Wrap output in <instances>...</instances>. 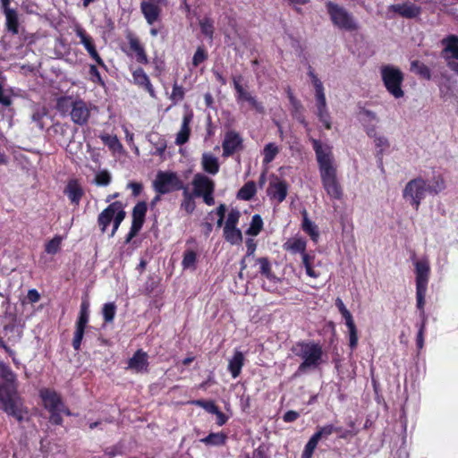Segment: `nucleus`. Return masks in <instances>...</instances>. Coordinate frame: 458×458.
<instances>
[{
	"mask_svg": "<svg viewBox=\"0 0 458 458\" xmlns=\"http://www.w3.org/2000/svg\"><path fill=\"white\" fill-rule=\"evenodd\" d=\"M256 262L259 265L260 273L267 278L272 277L271 266L267 258H259L256 259Z\"/></svg>",
	"mask_w": 458,
	"mask_h": 458,
	"instance_id": "nucleus-50",
	"label": "nucleus"
},
{
	"mask_svg": "<svg viewBox=\"0 0 458 458\" xmlns=\"http://www.w3.org/2000/svg\"><path fill=\"white\" fill-rule=\"evenodd\" d=\"M89 302L87 299H84L81 304V310L79 314V322L88 323L89 318Z\"/></svg>",
	"mask_w": 458,
	"mask_h": 458,
	"instance_id": "nucleus-53",
	"label": "nucleus"
},
{
	"mask_svg": "<svg viewBox=\"0 0 458 458\" xmlns=\"http://www.w3.org/2000/svg\"><path fill=\"white\" fill-rule=\"evenodd\" d=\"M381 78L389 94L394 98H401L404 96V91L402 89L403 81V73L402 71L393 65H384L380 69Z\"/></svg>",
	"mask_w": 458,
	"mask_h": 458,
	"instance_id": "nucleus-5",
	"label": "nucleus"
},
{
	"mask_svg": "<svg viewBox=\"0 0 458 458\" xmlns=\"http://www.w3.org/2000/svg\"><path fill=\"white\" fill-rule=\"evenodd\" d=\"M391 9L405 18H414L420 13V7L413 4H394Z\"/></svg>",
	"mask_w": 458,
	"mask_h": 458,
	"instance_id": "nucleus-24",
	"label": "nucleus"
},
{
	"mask_svg": "<svg viewBox=\"0 0 458 458\" xmlns=\"http://www.w3.org/2000/svg\"><path fill=\"white\" fill-rule=\"evenodd\" d=\"M360 115H362V120L365 123L377 122V116L375 112L368 109H361L360 112Z\"/></svg>",
	"mask_w": 458,
	"mask_h": 458,
	"instance_id": "nucleus-61",
	"label": "nucleus"
},
{
	"mask_svg": "<svg viewBox=\"0 0 458 458\" xmlns=\"http://www.w3.org/2000/svg\"><path fill=\"white\" fill-rule=\"evenodd\" d=\"M428 193L438 194L445 188V180L441 175L434 176L431 182L427 184Z\"/></svg>",
	"mask_w": 458,
	"mask_h": 458,
	"instance_id": "nucleus-36",
	"label": "nucleus"
},
{
	"mask_svg": "<svg viewBox=\"0 0 458 458\" xmlns=\"http://www.w3.org/2000/svg\"><path fill=\"white\" fill-rule=\"evenodd\" d=\"M239 99L247 101L253 109L259 113H262L264 111L263 106L260 103H259L256 100V98L253 96H251L250 93L247 91H245V93L242 97H240Z\"/></svg>",
	"mask_w": 458,
	"mask_h": 458,
	"instance_id": "nucleus-49",
	"label": "nucleus"
},
{
	"mask_svg": "<svg viewBox=\"0 0 458 458\" xmlns=\"http://www.w3.org/2000/svg\"><path fill=\"white\" fill-rule=\"evenodd\" d=\"M316 100H317V115L319 119V121L324 124V126L327 129H331V117L327 106V99L326 95L320 94L316 95Z\"/></svg>",
	"mask_w": 458,
	"mask_h": 458,
	"instance_id": "nucleus-14",
	"label": "nucleus"
},
{
	"mask_svg": "<svg viewBox=\"0 0 458 458\" xmlns=\"http://www.w3.org/2000/svg\"><path fill=\"white\" fill-rule=\"evenodd\" d=\"M93 106L82 99H73L72 97H61L57 99L56 109L62 113L70 114L71 120L77 125L88 123Z\"/></svg>",
	"mask_w": 458,
	"mask_h": 458,
	"instance_id": "nucleus-3",
	"label": "nucleus"
},
{
	"mask_svg": "<svg viewBox=\"0 0 458 458\" xmlns=\"http://www.w3.org/2000/svg\"><path fill=\"white\" fill-rule=\"evenodd\" d=\"M426 192H428L426 181L421 177H417L407 182L403 196L418 210Z\"/></svg>",
	"mask_w": 458,
	"mask_h": 458,
	"instance_id": "nucleus-7",
	"label": "nucleus"
},
{
	"mask_svg": "<svg viewBox=\"0 0 458 458\" xmlns=\"http://www.w3.org/2000/svg\"><path fill=\"white\" fill-rule=\"evenodd\" d=\"M208 58V54L205 49L201 47H199L193 55L192 64L194 67L199 66L201 63H203Z\"/></svg>",
	"mask_w": 458,
	"mask_h": 458,
	"instance_id": "nucleus-56",
	"label": "nucleus"
},
{
	"mask_svg": "<svg viewBox=\"0 0 458 458\" xmlns=\"http://www.w3.org/2000/svg\"><path fill=\"white\" fill-rule=\"evenodd\" d=\"M345 324L349 330V340H350V347L352 350L355 349L358 344V333L353 321V318L345 321Z\"/></svg>",
	"mask_w": 458,
	"mask_h": 458,
	"instance_id": "nucleus-41",
	"label": "nucleus"
},
{
	"mask_svg": "<svg viewBox=\"0 0 458 458\" xmlns=\"http://www.w3.org/2000/svg\"><path fill=\"white\" fill-rule=\"evenodd\" d=\"M41 397L43 399L45 407L48 411H64V409H65L60 396L54 391L47 389L44 390L41 392Z\"/></svg>",
	"mask_w": 458,
	"mask_h": 458,
	"instance_id": "nucleus-17",
	"label": "nucleus"
},
{
	"mask_svg": "<svg viewBox=\"0 0 458 458\" xmlns=\"http://www.w3.org/2000/svg\"><path fill=\"white\" fill-rule=\"evenodd\" d=\"M116 306L114 302L106 303L103 306L102 313L106 322H113L115 315Z\"/></svg>",
	"mask_w": 458,
	"mask_h": 458,
	"instance_id": "nucleus-47",
	"label": "nucleus"
},
{
	"mask_svg": "<svg viewBox=\"0 0 458 458\" xmlns=\"http://www.w3.org/2000/svg\"><path fill=\"white\" fill-rule=\"evenodd\" d=\"M125 216H126V213L123 209V204L121 203V208H118L116 215L114 216V217L113 218V220L111 222V223H113V229L111 231L110 237H113L115 234L121 223L125 218Z\"/></svg>",
	"mask_w": 458,
	"mask_h": 458,
	"instance_id": "nucleus-46",
	"label": "nucleus"
},
{
	"mask_svg": "<svg viewBox=\"0 0 458 458\" xmlns=\"http://www.w3.org/2000/svg\"><path fill=\"white\" fill-rule=\"evenodd\" d=\"M278 153L279 148L275 143L267 144L263 149V163L266 165L271 163Z\"/></svg>",
	"mask_w": 458,
	"mask_h": 458,
	"instance_id": "nucleus-37",
	"label": "nucleus"
},
{
	"mask_svg": "<svg viewBox=\"0 0 458 458\" xmlns=\"http://www.w3.org/2000/svg\"><path fill=\"white\" fill-rule=\"evenodd\" d=\"M94 181L98 186H106L111 182V174L106 170L100 171L96 174Z\"/></svg>",
	"mask_w": 458,
	"mask_h": 458,
	"instance_id": "nucleus-54",
	"label": "nucleus"
},
{
	"mask_svg": "<svg viewBox=\"0 0 458 458\" xmlns=\"http://www.w3.org/2000/svg\"><path fill=\"white\" fill-rule=\"evenodd\" d=\"M50 411V417L49 421L55 425H60L63 422V419L61 416V413H65L67 415H70V411L68 409H64V411Z\"/></svg>",
	"mask_w": 458,
	"mask_h": 458,
	"instance_id": "nucleus-58",
	"label": "nucleus"
},
{
	"mask_svg": "<svg viewBox=\"0 0 458 458\" xmlns=\"http://www.w3.org/2000/svg\"><path fill=\"white\" fill-rule=\"evenodd\" d=\"M159 3L157 2H148L143 1L140 4V10L147 21V22L149 25H152L154 22H156L160 15L161 9L158 6Z\"/></svg>",
	"mask_w": 458,
	"mask_h": 458,
	"instance_id": "nucleus-15",
	"label": "nucleus"
},
{
	"mask_svg": "<svg viewBox=\"0 0 458 458\" xmlns=\"http://www.w3.org/2000/svg\"><path fill=\"white\" fill-rule=\"evenodd\" d=\"M197 259V254L192 250H188L183 254V259L182 261V266L184 269L186 268H195V263Z\"/></svg>",
	"mask_w": 458,
	"mask_h": 458,
	"instance_id": "nucleus-44",
	"label": "nucleus"
},
{
	"mask_svg": "<svg viewBox=\"0 0 458 458\" xmlns=\"http://www.w3.org/2000/svg\"><path fill=\"white\" fill-rule=\"evenodd\" d=\"M335 305L338 308L344 318L345 319V321L352 318L351 312L347 310V308L345 307V305L344 304L343 301L340 298H336Z\"/></svg>",
	"mask_w": 458,
	"mask_h": 458,
	"instance_id": "nucleus-60",
	"label": "nucleus"
},
{
	"mask_svg": "<svg viewBox=\"0 0 458 458\" xmlns=\"http://www.w3.org/2000/svg\"><path fill=\"white\" fill-rule=\"evenodd\" d=\"M335 432H342V428L335 427L333 424H328L319 427L318 431L313 435L317 440L327 439L330 435Z\"/></svg>",
	"mask_w": 458,
	"mask_h": 458,
	"instance_id": "nucleus-33",
	"label": "nucleus"
},
{
	"mask_svg": "<svg viewBox=\"0 0 458 458\" xmlns=\"http://www.w3.org/2000/svg\"><path fill=\"white\" fill-rule=\"evenodd\" d=\"M5 20H6V28L7 30L12 32L13 35H16L19 33V21H18V13L16 10L12 9L10 7L3 9Z\"/></svg>",
	"mask_w": 458,
	"mask_h": 458,
	"instance_id": "nucleus-26",
	"label": "nucleus"
},
{
	"mask_svg": "<svg viewBox=\"0 0 458 458\" xmlns=\"http://www.w3.org/2000/svg\"><path fill=\"white\" fill-rule=\"evenodd\" d=\"M148 365V355L142 350H138L128 360V369L138 373L146 371Z\"/></svg>",
	"mask_w": 458,
	"mask_h": 458,
	"instance_id": "nucleus-18",
	"label": "nucleus"
},
{
	"mask_svg": "<svg viewBox=\"0 0 458 458\" xmlns=\"http://www.w3.org/2000/svg\"><path fill=\"white\" fill-rule=\"evenodd\" d=\"M306 241L301 237H293L288 239L283 245L284 250L289 251L293 254L301 253V258L306 253Z\"/></svg>",
	"mask_w": 458,
	"mask_h": 458,
	"instance_id": "nucleus-21",
	"label": "nucleus"
},
{
	"mask_svg": "<svg viewBox=\"0 0 458 458\" xmlns=\"http://www.w3.org/2000/svg\"><path fill=\"white\" fill-rule=\"evenodd\" d=\"M301 215L303 216L302 230L310 236L313 242H317L319 238L318 226L309 218L306 209L301 211Z\"/></svg>",
	"mask_w": 458,
	"mask_h": 458,
	"instance_id": "nucleus-25",
	"label": "nucleus"
},
{
	"mask_svg": "<svg viewBox=\"0 0 458 458\" xmlns=\"http://www.w3.org/2000/svg\"><path fill=\"white\" fill-rule=\"evenodd\" d=\"M133 81L139 87L144 88L152 98L156 97L154 88L142 68H138L132 72Z\"/></svg>",
	"mask_w": 458,
	"mask_h": 458,
	"instance_id": "nucleus-19",
	"label": "nucleus"
},
{
	"mask_svg": "<svg viewBox=\"0 0 458 458\" xmlns=\"http://www.w3.org/2000/svg\"><path fill=\"white\" fill-rule=\"evenodd\" d=\"M309 76L311 79V81L314 85L316 95L324 94V87L320 80L317 77V75L314 73L312 68L310 66L309 68Z\"/></svg>",
	"mask_w": 458,
	"mask_h": 458,
	"instance_id": "nucleus-57",
	"label": "nucleus"
},
{
	"mask_svg": "<svg viewBox=\"0 0 458 458\" xmlns=\"http://www.w3.org/2000/svg\"><path fill=\"white\" fill-rule=\"evenodd\" d=\"M192 403L202 407L204 410H206L208 412L215 414V412H217L218 407L215 404L213 401H204V400H195L192 401Z\"/></svg>",
	"mask_w": 458,
	"mask_h": 458,
	"instance_id": "nucleus-52",
	"label": "nucleus"
},
{
	"mask_svg": "<svg viewBox=\"0 0 458 458\" xmlns=\"http://www.w3.org/2000/svg\"><path fill=\"white\" fill-rule=\"evenodd\" d=\"M87 324L88 323H84V322H79V321L76 322L74 337L72 340V346H73L74 350H76V351H79L81 348V344L83 339L84 331H85V327H86Z\"/></svg>",
	"mask_w": 458,
	"mask_h": 458,
	"instance_id": "nucleus-35",
	"label": "nucleus"
},
{
	"mask_svg": "<svg viewBox=\"0 0 458 458\" xmlns=\"http://www.w3.org/2000/svg\"><path fill=\"white\" fill-rule=\"evenodd\" d=\"M64 192L66 193L70 200L76 205L79 204L83 195L81 188L75 182H70L66 186Z\"/></svg>",
	"mask_w": 458,
	"mask_h": 458,
	"instance_id": "nucleus-29",
	"label": "nucleus"
},
{
	"mask_svg": "<svg viewBox=\"0 0 458 458\" xmlns=\"http://www.w3.org/2000/svg\"><path fill=\"white\" fill-rule=\"evenodd\" d=\"M292 352L302 360L298 372L315 369L323 362V349L318 343L298 342L292 347Z\"/></svg>",
	"mask_w": 458,
	"mask_h": 458,
	"instance_id": "nucleus-2",
	"label": "nucleus"
},
{
	"mask_svg": "<svg viewBox=\"0 0 458 458\" xmlns=\"http://www.w3.org/2000/svg\"><path fill=\"white\" fill-rule=\"evenodd\" d=\"M426 322L421 321V325L420 327L418 335H417V347L418 349H422L424 345V330H425Z\"/></svg>",
	"mask_w": 458,
	"mask_h": 458,
	"instance_id": "nucleus-64",
	"label": "nucleus"
},
{
	"mask_svg": "<svg viewBox=\"0 0 458 458\" xmlns=\"http://www.w3.org/2000/svg\"><path fill=\"white\" fill-rule=\"evenodd\" d=\"M89 75H90L91 81L93 82H98V83H99L101 85L104 84V82H103V81L101 79L100 73H99V72H98V70L96 65L91 64L89 66Z\"/></svg>",
	"mask_w": 458,
	"mask_h": 458,
	"instance_id": "nucleus-62",
	"label": "nucleus"
},
{
	"mask_svg": "<svg viewBox=\"0 0 458 458\" xmlns=\"http://www.w3.org/2000/svg\"><path fill=\"white\" fill-rule=\"evenodd\" d=\"M263 228V220L259 215H254L252 216L250 227L246 231V233L251 236L258 235Z\"/></svg>",
	"mask_w": 458,
	"mask_h": 458,
	"instance_id": "nucleus-38",
	"label": "nucleus"
},
{
	"mask_svg": "<svg viewBox=\"0 0 458 458\" xmlns=\"http://www.w3.org/2000/svg\"><path fill=\"white\" fill-rule=\"evenodd\" d=\"M326 6L330 19L335 27L348 31L358 30L355 19L345 8L331 1H328Z\"/></svg>",
	"mask_w": 458,
	"mask_h": 458,
	"instance_id": "nucleus-6",
	"label": "nucleus"
},
{
	"mask_svg": "<svg viewBox=\"0 0 458 458\" xmlns=\"http://www.w3.org/2000/svg\"><path fill=\"white\" fill-rule=\"evenodd\" d=\"M429 271V264L427 259L415 262L416 289H427Z\"/></svg>",
	"mask_w": 458,
	"mask_h": 458,
	"instance_id": "nucleus-13",
	"label": "nucleus"
},
{
	"mask_svg": "<svg viewBox=\"0 0 458 458\" xmlns=\"http://www.w3.org/2000/svg\"><path fill=\"white\" fill-rule=\"evenodd\" d=\"M240 216L241 214L238 210H231L228 214L225 227H236Z\"/></svg>",
	"mask_w": 458,
	"mask_h": 458,
	"instance_id": "nucleus-59",
	"label": "nucleus"
},
{
	"mask_svg": "<svg viewBox=\"0 0 458 458\" xmlns=\"http://www.w3.org/2000/svg\"><path fill=\"white\" fill-rule=\"evenodd\" d=\"M62 237L55 236L52 240H50L45 246V250L48 254H56L61 246Z\"/></svg>",
	"mask_w": 458,
	"mask_h": 458,
	"instance_id": "nucleus-48",
	"label": "nucleus"
},
{
	"mask_svg": "<svg viewBox=\"0 0 458 458\" xmlns=\"http://www.w3.org/2000/svg\"><path fill=\"white\" fill-rule=\"evenodd\" d=\"M199 26L201 32L208 37L210 40H213L214 36V23L210 18L205 17L199 21Z\"/></svg>",
	"mask_w": 458,
	"mask_h": 458,
	"instance_id": "nucleus-42",
	"label": "nucleus"
},
{
	"mask_svg": "<svg viewBox=\"0 0 458 458\" xmlns=\"http://www.w3.org/2000/svg\"><path fill=\"white\" fill-rule=\"evenodd\" d=\"M223 157H230L242 148V139L234 131L226 132L222 144Z\"/></svg>",
	"mask_w": 458,
	"mask_h": 458,
	"instance_id": "nucleus-10",
	"label": "nucleus"
},
{
	"mask_svg": "<svg viewBox=\"0 0 458 458\" xmlns=\"http://www.w3.org/2000/svg\"><path fill=\"white\" fill-rule=\"evenodd\" d=\"M318 443V440L312 436L306 444L301 458H311Z\"/></svg>",
	"mask_w": 458,
	"mask_h": 458,
	"instance_id": "nucleus-51",
	"label": "nucleus"
},
{
	"mask_svg": "<svg viewBox=\"0 0 458 458\" xmlns=\"http://www.w3.org/2000/svg\"><path fill=\"white\" fill-rule=\"evenodd\" d=\"M201 165L205 172L215 175L219 171L218 158L211 153H203L201 157Z\"/></svg>",
	"mask_w": 458,
	"mask_h": 458,
	"instance_id": "nucleus-22",
	"label": "nucleus"
},
{
	"mask_svg": "<svg viewBox=\"0 0 458 458\" xmlns=\"http://www.w3.org/2000/svg\"><path fill=\"white\" fill-rule=\"evenodd\" d=\"M224 235L225 240L232 244L240 243L242 240V232L236 227H224Z\"/></svg>",
	"mask_w": 458,
	"mask_h": 458,
	"instance_id": "nucleus-32",
	"label": "nucleus"
},
{
	"mask_svg": "<svg viewBox=\"0 0 458 458\" xmlns=\"http://www.w3.org/2000/svg\"><path fill=\"white\" fill-rule=\"evenodd\" d=\"M191 184L195 197H202L204 202L208 206L215 204L213 197L215 182L212 179L202 174H196L192 179Z\"/></svg>",
	"mask_w": 458,
	"mask_h": 458,
	"instance_id": "nucleus-8",
	"label": "nucleus"
},
{
	"mask_svg": "<svg viewBox=\"0 0 458 458\" xmlns=\"http://www.w3.org/2000/svg\"><path fill=\"white\" fill-rule=\"evenodd\" d=\"M244 355L242 352L235 350L233 356L229 360L228 370L232 377L236 378L242 371V368L244 364Z\"/></svg>",
	"mask_w": 458,
	"mask_h": 458,
	"instance_id": "nucleus-23",
	"label": "nucleus"
},
{
	"mask_svg": "<svg viewBox=\"0 0 458 458\" xmlns=\"http://www.w3.org/2000/svg\"><path fill=\"white\" fill-rule=\"evenodd\" d=\"M411 71L424 79L430 80L431 78L428 67L418 60H414L411 63Z\"/></svg>",
	"mask_w": 458,
	"mask_h": 458,
	"instance_id": "nucleus-34",
	"label": "nucleus"
},
{
	"mask_svg": "<svg viewBox=\"0 0 458 458\" xmlns=\"http://www.w3.org/2000/svg\"><path fill=\"white\" fill-rule=\"evenodd\" d=\"M0 409L20 422L28 414V409L14 387L0 386Z\"/></svg>",
	"mask_w": 458,
	"mask_h": 458,
	"instance_id": "nucleus-4",
	"label": "nucleus"
},
{
	"mask_svg": "<svg viewBox=\"0 0 458 458\" xmlns=\"http://www.w3.org/2000/svg\"><path fill=\"white\" fill-rule=\"evenodd\" d=\"M192 114L189 113L184 114L182 122V126L180 131L176 134L175 143L178 146H182L185 144L189 140V137L191 134L190 123L192 121Z\"/></svg>",
	"mask_w": 458,
	"mask_h": 458,
	"instance_id": "nucleus-20",
	"label": "nucleus"
},
{
	"mask_svg": "<svg viewBox=\"0 0 458 458\" xmlns=\"http://www.w3.org/2000/svg\"><path fill=\"white\" fill-rule=\"evenodd\" d=\"M257 191L256 184L254 182L250 181L246 182L238 191L237 198L242 200H250Z\"/></svg>",
	"mask_w": 458,
	"mask_h": 458,
	"instance_id": "nucleus-30",
	"label": "nucleus"
},
{
	"mask_svg": "<svg viewBox=\"0 0 458 458\" xmlns=\"http://www.w3.org/2000/svg\"><path fill=\"white\" fill-rule=\"evenodd\" d=\"M427 289H416L417 308L420 310L422 321L426 322L427 318L424 311L425 296Z\"/></svg>",
	"mask_w": 458,
	"mask_h": 458,
	"instance_id": "nucleus-45",
	"label": "nucleus"
},
{
	"mask_svg": "<svg viewBox=\"0 0 458 458\" xmlns=\"http://www.w3.org/2000/svg\"><path fill=\"white\" fill-rule=\"evenodd\" d=\"M314 257L310 254H304L302 264L305 267L306 274L312 278H318L319 276V273H317L313 268Z\"/></svg>",
	"mask_w": 458,
	"mask_h": 458,
	"instance_id": "nucleus-43",
	"label": "nucleus"
},
{
	"mask_svg": "<svg viewBox=\"0 0 458 458\" xmlns=\"http://www.w3.org/2000/svg\"><path fill=\"white\" fill-rule=\"evenodd\" d=\"M444 46L442 55L446 58H453L454 61L458 60V37L450 35L441 40Z\"/></svg>",
	"mask_w": 458,
	"mask_h": 458,
	"instance_id": "nucleus-16",
	"label": "nucleus"
},
{
	"mask_svg": "<svg viewBox=\"0 0 458 458\" xmlns=\"http://www.w3.org/2000/svg\"><path fill=\"white\" fill-rule=\"evenodd\" d=\"M226 436L223 433H210L201 439V442L210 445H222L225 443Z\"/></svg>",
	"mask_w": 458,
	"mask_h": 458,
	"instance_id": "nucleus-39",
	"label": "nucleus"
},
{
	"mask_svg": "<svg viewBox=\"0 0 458 458\" xmlns=\"http://www.w3.org/2000/svg\"><path fill=\"white\" fill-rule=\"evenodd\" d=\"M318 164L319 174L323 187L327 193L333 199H340L343 191L336 177V167L334 165L332 148L324 145L316 139L310 140Z\"/></svg>",
	"mask_w": 458,
	"mask_h": 458,
	"instance_id": "nucleus-1",
	"label": "nucleus"
},
{
	"mask_svg": "<svg viewBox=\"0 0 458 458\" xmlns=\"http://www.w3.org/2000/svg\"><path fill=\"white\" fill-rule=\"evenodd\" d=\"M76 35L80 38L81 43L89 53L96 48L92 38L87 35L84 30L78 28L76 30Z\"/></svg>",
	"mask_w": 458,
	"mask_h": 458,
	"instance_id": "nucleus-40",
	"label": "nucleus"
},
{
	"mask_svg": "<svg viewBox=\"0 0 458 458\" xmlns=\"http://www.w3.org/2000/svg\"><path fill=\"white\" fill-rule=\"evenodd\" d=\"M181 208L184 209L187 214H191L195 209V201L193 199H182Z\"/></svg>",
	"mask_w": 458,
	"mask_h": 458,
	"instance_id": "nucleus-63",
	"label": "nucleus"
},
{
	"mask_svg": "<svg viewBox=\"0 0 458 458\" xmlns=\"http://www.w3.org/2000/svg\"><path fill=\"white\" fill-rule=\"evenodd\" d=\"M130 48L135 52L136 60L141 64H148V60L145 53L144 47L136 38H131L129 39Z\"/></svg>",
	"mask_w": 458,
	"mask_h": 458,
	"instance_id": "nucleus-28",
	"label": "nucleus"
},
{
	"mask_svg": "<svg viewBox=\"0 0 458 458\" xmlns=\"http://www.w3.org/2000/svg\"><path fill=\"white\" fill-rule=\"evenodd\" d=\"M147 203L140 201L132 209V222L143 225L147 213Z\"/></svg>",
	"mask_w": 458,
	"mask_h": 458,
	"instance_id": "nucleus-31",
	"label": "nucleus"
},
{
	"mask_svg": "<svg viewBox=\"0 0 458 458\" xmlns=\"http://www.w3.org/2000/svg\"><path fill=\"white\" fill-rule=\"evenodd\" d=\"M184 98V89L182 86H179L177 83H174L173 86V91L170 97V99L174 104H177Z\"/></svg>",
	"mask_w": 458,
	"mask_h": 458,
	"instance_id": "nucleus-55",
	"label": "nucleus"
},
{
	"mask_svg": "<svg viewBox=\"0 0 458 458\" xmlns=\"http://www.w3.org/2000/svg\"><path fill=\"white\" fill-rule=\"evenodd\" d=\"M288 191V185L286 182L276 178L269 182L267 190V195L270 199L277 200L278 203L283 202Z\"/></svg>",
	"mask_w": 458,
	"mask_h": 458,
	"instance_id": "nucleus-12",
	"label": "nucleus"
},
{
	"mask_svg": "<svg viewBox=\"0 0 458 458\" xmlns=\"http://www.w3.org/2000/svg\"><path fill=\"white\" fill-rule=\"evenodd\" d=\"M154 190L159 194H166L182 188V181L174 172L159 171L153 182Z\"/></svg>",
	"mask_w": 458,
	"mask_h": 458,
	"instance_id": "nucleus-9",
	"label": "nucleus"
},
{
	"mask_svg": "<svg viewBox=\"0 0 458 458\" xmlns=\"http://www.w3.org/2000/svg\"><path fill=\"white\" fill-rule=\"evenodd\" d=\"M0 377L6 382L4 385V386H8L10 388L14 387L17 391V386L15 385V374L13 372L11 368L4 362H0Z\"/></svg>",
	"mask_w": 458,
	"mask_h": 458,
	"instance_id": "nucleus-27",
	"label": "nucleus"
},
{
	"mask_svg": "<svg viewBox=\"0 0 458 458\" xmlns=\"http://www.w3.org/2000/svg\"><path fill=\"white\" fill-rule=\"evenodd\" d=\"M121 203L122 202L120 201L112 202L98 215V225L102 233L106 232V229L116 215L118 208H121Z\"/></svg>",
	"mask_w": 458,
	"mask_h": 458,
	"instance_id": "nucleus-11",
	"label": "nucleus"
}]
</instances>
